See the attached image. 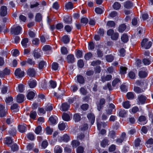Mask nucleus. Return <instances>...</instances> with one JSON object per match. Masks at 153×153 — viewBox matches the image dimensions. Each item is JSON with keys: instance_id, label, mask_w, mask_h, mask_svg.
Wrapping results in <instances>:
<instances>
[{"instance_id": "f8f14e48", "label": "nucleus", "mask_w": 153, "mask_h": 153, "mask_svg": "<svg viewBox=\"0 0 153 153\" xmlns=\"http://www.w3.org/2000/svg\"><path fill=\"white\" fill-rule=\"evenodd\" d=\"M28 84L30 88H33L36 85V81L34 80L30 79L28 81Z\"/></svg>"}, {"instance_id": "79ce46f5", "label": "nucleus", "mask_w": 153, "mask_h": 153, "mask_svg": "<svg viewBox=\"0 0 153 153\" xmlns=\"http://www.w3.org/2000/svg\"><path fill=\"white\" fill-rule=\"evenodd\" d=\"M46 133L49 135L51 134L53 131L52 128H51L49 126L45 128Z\"/></svg>"}, {"instance_id": "3c124183", "label": "nucleus", "mask_w": 153, "mask_h": 153, "mask_svg": "<svg viewBox=\"0 0 153 153\" xmlns=\"http://www.w3.org/2000/svg\"><path fill=\"white\" fill-rule=\"evenodd\" d=\"M106 59L108 62H111L113 61L114 58L113 56L109 55L106 56Z\"/></svg>"}, {"instance_id": "a211bd4d", "label": "nucleus", "mask_w": 153, "mask_h": 153, "mask_svg": "<svg viewBox=\"0 0 153 153\" xmlns=\"http://www.w3.org/2000/svg\"><path fill=\"white\" fill-rule=\"evenodd\" d=\"M132 6L133 4L131 1H128L124 3V7L126 8L129 9Z\"/></svg>"}, {"instance_id": "2eb2a0df", "label": "nucleus", "mask_w": 153, "mask_h": 153, "mask_svg": "<svg viewBox=\"0 0 153 153\" xmlns=\"http://www.w3.org/2000/svg\"><path fill=\"white\" fill-rule=\"evenodd\" d=\"M87 117L90 121H91V124H94V121L95 117L93 114L89 113L87 115Z\"/></svg>"}, {"instance_id": "e2e57ef3", "label": "nucleus", "mask_w": 153, "mask_h": 153, "mask_svg": "<svg viewBox=\"0 0 153 153\" xmlns=\"http://www.w3.org/2000/svg\"><path fill=\"white\" fill-rule=\"evenodd\" d=\"M58 67V64L57 63L54 62L52 64V68L54 70H57Z\"/></svg>"}, {"instance_id": "393cba45", "label": "nucleus", "mask_w": 153, "mask_h": 153, "mask_svg": "<svg viewBox=\"0 0 153 153\" xmlns=\"http://www.w3.org/2000/svg\"><path fill=\"white\" fill-rule=\"evenodd\" d=\"M77 80L79 83L83 84L84 82L85 79L82 76L79 75L77 76Z\"/></svg>"}, {"instance_id": "4468645a", "label": "nucleus", "mask_w": 153, "mask_h": 153, "mask_svg": "<svg viewBox=\"0 0 153 153\" xmlns=\"http://www.w3.org/2000/svg\"><path fill=\"white\" fill-rule=\"evenodd\" d=\"M148 75L147 72L145 71H139L138 75L141 78H143L147 76Z\"/></svg>"}, {"instance_id": "c85d7f7f", "label": "nucleus", "mask_w": 153, "mask_h": 153, "mask_svg": "<svg viewBox=\"0 0 153 153\" xmlns=\"http://www.w3.org/2000/svg\"><path fill=\"white\" fill-rule=\"evenodd\" d=\"M13 142V140L10 137H7L5 140V143L7 145H10Z\"/></svg>"}, {"instance_id": "49530a36", "label": "nucleus", "mask_w": 153, "mask_h": 153, "mask_svg": "<svg viewBox=\"0 0 153 153\" xmlns=\"http://www.w3.org/2000/svg\"><path fill=\"white\" fill-rule=\"evenodd\" d=\"M127 68L126 67L121 66L120 68V72L121 74H124L126 73Z\"/></svg>"}, {"instance_id": "f3484780", "label": "nucleus", "mask_w": 153, "mask_h": 153, "mask_svg": "<svg viewBox=\"0 0 153 153\" xmlns=\"http://www.w3.org/2000/svg\"><path fill=\"white\" fill-rule=\"evenodd\" d=\"M111 75L109 74L108 75L105 76H102L101 77L102 80L103 82H105L107 81L110 80L111 79Z\"/></svg>"}, {"instance_id": "9b49d317", "label": "nucleus", "mask_w": 153, "mask_h": 153, "mask_svg": "<svg viewBox=\"0 0 153 153\" xmlns=\"http://www.w3.org/2000/svg\"><path fill=\"white\" fill-rule=\"evenodd\" d=\"M27 74L30 77H33L36 74V71L34 69L30 68L27 71Z\"/></svg>"}, {"instance_id": "bf43d9fd", "label": "nucleus", "mask_w": 153, "mask_h": 153, "mask_svg": "<svg viewBox=\"0 0 153 153\" xmlns=\"http://www.w3.org/2000/svg\"><path fill=\"white\" fill-rule=\"evenodd\" d=\"M53 109V107L50 104H48L45 108V109L47 111H51Z\"/></svg>"}, {"instance_id": "a878e982", "label": "nucleus", "mask_w": 153, "mask_h": 153, "mask_svg": "<svg viewBox=\"0 0 153 153\" xmlns=\"http://www.w3.org/2000/svg\"><path fill=\"white\" fill-rule=\"evenodd\" d=\"M62 117L63 119L65 121H68L70 120V117L67 113H63L62 116Z\"/></svg>"}, {"instance_id": "338daca9", "label": "nucleus", "mask_w": 153, "mask_h": 153, "mask_svg": "<svg viewBox=\"0 0 153 153\" xmlns=\"http://www.w3.org/2000/svg\"><path fill=\"white\" fill-rule=\"evenodd\" d=\"M52 8L56 10H58L59 8V5L57 2H55L53 3Z\"/></svg>"}, {"instance_id": "39448f33", "label": "nucleus", "mask_w": 153, "mask_h": 153, "mask_svg": "<svg viewBox=\"0 0 153 153\" xmlns=\"http://www.w3.org/2000/svg\"><path fill=\"white\" fill-rule=\"evenodd\" d=\"M7 9L6 7L4 6H2L0 10V15L3 16H5L7 13Z\"/></svg>"}, {"instance_id": "9d476101", "label": "nucleus", "mask_w": 153, "mask_h": 153, "mask_svg": "<svg viewBox=\"0 0 153 153\" xmlns=\"http://www.w3.org/2000/svg\"><path fill=\"white\" fill-rule=\"evenodd\" d=\"M70 107V105L67 103H64L62 104L60 110L63 111H67Z\"/></svg>"}, {"instance_id": "7ed1b4c3", "label": "nucleus", "mask_w": 153, "mask_h": 153, "mask_svg": "<svg viewBox=\"0 0 153 153\" xmlns=\"http://www.w3.org/2000/svg\"><path fill=\"white\" fill-rule=\"evenodd\" d=\"M7 110L4 105L0 104V117H3L6 115Z\"/></svg>"}, {"instance_id": "6e6d98bb", "label": "nucleus", "mask_w": 153, "mask_h": 153, "mask_svg": "<svg viewBox=\"0 0 153 153\" xmlns=\"http://www.w3.org/2000/svg\"><path fill=\"white\" fill-rule=\"evenodd\" d=\"M27 63L30 65H34L35 64V62L30 58H28L27 60Z\"/></svg>"}, {"instance_id": "0e129e2a", "label": "nucleus", "mask_w": 153, "mask_h": 153, "mask_svg": "<svg viewBox=\"0 0 153 153\" xmlns=\"http://www.w3.org/2000/svg\"><path fill=\"white\" fill-rule=\"evenodd\" d=\"M152 43L151 42H147L145 44L143 48L146 49H149L151 46Z\"/></svg>"}, {"instance_id": "37998d69", "label": "nucleus", "mask_w": 153, "mask_h": 153, "mask_svg": "<svg viewBox=\"0 0 153 153\" xmlns=\"http://www.w3.org/2000/svg\"><path fill=\"white\" fill-rule=\"evenodd\" d=\"M146 120V117L144 116H140L138 119V120L140 122H143V124L146 123V122H145Z\"/></svg>"}, {"instance_id": "412c9836", "label": "nucleus", "mask_w": 153, "mask_h": 153, "mask_svg": "<svg viewBox=\"0 0 153 153\" xmlns=\"http://www.w3.org/2000/svg\"><path fill=\"white\" fill-rule=\"evenodd\" d=\"M64 20L65 23L67 24H70L72 22V19L71 16H66L64 17Z\"/></svg>"}, {"instance_id": "c756f323", "label": "nucleus", "mask_w": 153, "mask_h": 153, "mask_svg": "<svg viewBox=\"0 0 153 153\" xmlns=\"http://www.w3.org/2000/svg\"><path fill=\"white\" fill-rule=\"evenodd\" d=\"M57 119L56 117H54L51 116L49 118V120L52 124H55L56 123Z\"/></svg>"}, {"instance_id": "e433bc0d", "label": "nucleus", "mask_w": 153, "mask_h": 153, "mask_svg": "<svg viewBox=\"0 0 153 153\" xmlns=\"http://www.w3.org/2000/svg\"><path fill=\"white\" fill-rule=\"evenodd\" d=\"M127 111H126L125 110H121L119 113V115L120 117H124L127 114Z\"/></svg>"}, {"instance_id": "6e6552de", "label": "nucleus", "mask_w": 153, "mask_h": 153, "mask_svg": "<svg viewBox=\"0 0 153 153\" xmlns=\"http://www.w3.org/2000/svg\"><path fill=\"white\" fill-rule=\"evenodd\" d=\"M67 62L68 63H72L74 61V57L73 55L70 54L68 55L67 57Z\"/></svg>"}, {"instance_id": "a19ab883", "label": "nucleus", "mask_w": 153, "mask_h": 153, "mask_svg": "<svg viewBox=\"0 0 153 153\" xmlns=\"http://www.w3.org/2000/svg\"><path fill=\"white\" fill-rule=\"evenodd\" d=\"M66 123H60L58 126L59 130H64L66 126Z\"/></svg>"}, {"instance_id": "69168bd1", "label": "nucleus", "mask_w": 153, "mask_h": 153, "mask_svg": "<svg viewBox=\"0 0 153 153\" xmlns=\"http://www.w3.org/2000/svg\"><path fill=\"white\" fill-rule=\"evenodd\" d=\"M77 64L78 66L80 68H82L84 65L83 61L82 59L79 60L78 61Z\"/></svg>"}, {"instance_id": "aec40b11", "label": "nucleus", "mask_w": 153, "mask_h": 153, "mask_svg": "<svg viewBox=\"0 0 153 153\" xmlns=\"http://www.w3.org/2000/svg\"><path fill=\"white\" fill-rule=\"evenodd\" d=\"M35 20L36 22H40L42 21V16L41 14L40 13H38L36 14L35 16Z\"/></svg>"}, {"instance_id": "a18cd8bd", "label": "nucleus", "mask_w": 153, "mask_h": 153, "mask_svg": "<svg viewBox=\"0 0 153 153\" xmlns=\"http://www.w3.org/2000/svg\"><path fill=\"white\" fill-rule=\"evenodd\" d=\"M109 135L110 137L114 139L116 137V133L114 131H110L109 133Z\"/></svg>"}, {"instance_id": "5701e85b", "label": "nucleus", "mask_w": 153, "mask_h": 153, "mask_svg": "<svg viewBox=\"0 0 153 153\" xmlns=\"http://www.w3.org/2000/svg\"><path fill=\"white\" fill-rule=\"evenodd\" d=\"M122 105L123 107L126 109L129 108L131 106V104H130V102L128 101L123 102Z\"/></svg>"}, {"instance_id": "6ab92c4d", "label": "nucleus", "mask_w": 153, "mask_h": 153, "mask_svg": "<svg viewBox=\"0 0 153 153\" xmlns=\"http://www.w3.org/2000/svg\"><path fill=\"white\" fill-rule=\"evenodd\" d=\"M134 91L137 93L140 94L143 92L144 91L140 87L137 86H134Z\"/></svg>"}, {"instance_id": "4c0bfd02", "label": "nucleus", "mask_w": 153, "mask_h": 153, "mask_svg": "<svg viewBox=\"0 0 153 153\" xmlns=\"http://www.w3.org/2000/svg\"><path fill=\"white\" fill-rule=\"evenodd\" d=\"M136 84L140 86H143V85H145L146 86V88L147 86V83H146L144 81L141 82L140 81L137 80L136 82Z\"/></svg>"}, {"instance_id": "8fccbe9b", "label": "nucleus", "mask_w": 153, "mask_h": 153, "mask_svg": "<svg viewBox=\"0 0 153 153\" xmlns=\"http://www.w3.org/2000/svg\"><path fill=\"white\" fill-rule=\"evenodd\" d=\"M16 129L14 128H12L10 130L8 131L9 134L11 135L14 136L15 135L16 132Z\"/></svg>"}, {"instance_id": "5fc2aeb1", "label": "nucleus", "mask_w": 153, "mask_h": 153, "mask_svg": "<svg viewBox=\"0 0 153 153\" xmlns=\"http://www.w3.org/2000/svg\"><path fill=\"white\" fill-rule=\"evenodd\" d=\"M61 51L62 53L63 54H66L68 53V51L67 48L65 47L61 48Z\"/></svg>"}, {"instance_id": "72a5a7b5", "label": "nucleus", "mask_w": 153, "mask_h": 153, "mask_svg": "<svg viewBox=\"0 0 153 153\" xmlns=\"http://www.w3.org/2000/svg\"><path fill=\"white\" fill-rule=\"evenodd\" d=\"M61 138L62 140L65 142H68L70 140V138L69 135L67 134H65L62 137H61Z\"/></svg>"}, {"instance_id": "09e8293b", "label": "nucleus", "mask_w": 153, "mask_h": 153, "mask_svg": "<svg viewBox=\"0 0 153 153\" xmlns=\"http://www.w3.org/2000/svg\"><path fill=\"white\" fill-rule=\"evenodd\" d=\"M126 96L128 99H132L134 97V94L132 92L128 93L127 94Z\"/></svg>"}, {"instance_id": "4d7b16f0", "label": "nucleus", "mask_w": 153, "mask_h": 153, "mask_svg": "<svg viewBox=\"0 0 153 153\" xmlns=\"http://www.w3.org/2000/svg\"><path fill=\"white\" fill-rule=\"evenodd\" d=\"M92 56V54L91 53L89 52L85 54L84 57L86 60H88Z\"/></svg>"}, {"instance_id": "13d9d810", "label": "nucleus", "mask_w": 153, "mask_h": 153, "mask_svg": "<svg viewBox=\"0 0 153 153\" xmlns=\"http://www.w3.org/2000/svg\"><path fill=\"white\" fill-rule=\"evenodd\" d=\"M36 111H31L30 115V118L33 119H35L36 117Z\"/></svg>"}, {"instance_id": "603ef678", "label": "nucleus", "mask_w": 153, "mask_h": 153, "mask_svg": "<svg viewBox=\"0 0 153 153\" xmlns=\"http://www.w3.org/2000/svg\"><path fill=\"white\" fill-rule=\"evenodd\" d=\"M84 148L82 146H79L77 149V153H83L84 152Z\"/></svg>"}, {"instance_id": "f704fd0d", "label": "nucleus", "mask_w": 153, "mask_h": 153, "mask_svg": "<svg viewBox=\"0 0 153 153\" xmlns=\"http://www.w3.org/2000/svg\"><path fill=\"white\" fill-rule=\"evenodd\" d=\"M121 6V4L120 3L118 2H115L114 3L113 5V7L114 9L118 10L120 9Z\"/></svg>"}, {"instance_id": "423d86ee", "label": "nucleus", "mask_w": 153, "mask_h": 153, "mask_svg": "<svg viewBox=\"0 0 153 153\" xmlns=\"http://www.w3.org/2000/svg\"><path fill=\"white\" fill-rule=\"evenodd\" d=\"M98 48L97 49V54L98 57H102L103 55V51L102 50V48H103V46L101 45H99L98 46Z\"/></svg>"}, {"instance_id": "774afa93", "label": "nucleus", "mask_w": 153, "mask_h": 153, "mask_svg": "<svg viewBox=\"0 0 153 153\" xmlns=\"http://www.w3.org/2000/svg\"><path fill=\"white\" fill-rule=\"evenodd\" d=\"M80 93L83 95H85L87 94V90L84 88L82 87L80 89Z\"/></svg>"}, {"instance_id": "dca6fc26", "label": "nucleus", "mask_w": 153, "mask_h": 153, "mask_svg": "<svg viewBox=\"0 0 153 153\" xmlns=\"http://www.w3.org/2000/svg\"><path fill=\"white\" fill-rule=\"evenodd\" d=\"M35 94V91L34 92L33 91H30L27 94V99L31 100L33 99Z\"/></svg>"}, {"instance_id": "20e7f679", "label": "nucleus", "mask_w": 153, "mask_h": 153, "mask_svg": "<svg viewBox=\"0 0 153 153\" xmlns=\"http://www.w3.org/2000/svg\"><path fill=\"white\" fill-rule=\"evenodd\" d=\"M15 74L16 76L21 78L24 76V72L22 71L19 68H18L16 70Z\"/></svg>"}, {"instance_id": "b1692460", "label": "nucleus", "mask_w": 153, "mask_h": 153, "mask_svg": "<svg viewBox=\"0 0 153 153\" xmlns=\"http://www.w3.org/2000/svg\"><path fill=\"white\" fill-rule=\"evenodd\" d=\"M71 145L73 148H76L80 145L79 142L77 140H73L71 142Z\"/></svg>"}, {"instance_id": "864d4df0", "label": "nucleus", "mask_w": 153, "mask_h": 153, "mask_svg": "<svg viewBox=\"0 0 153 153\" xmlns=\"http://www.w3.org/2000/svg\"><path fill=\"white\" fill-rule=\"evenodd\" d=\"M42 128L41 126H38L35 129V132L37 134H39L41 131Z\"/></svg>"}, {"instance_id": "c9c22d12", "label": "nucleus", "mask_w": 153, "mask_h": 153, "mask_svg": "<svg viewBox=\"0 0 153 153\" xmlns=\"http://www.w3.org/2000/svg\"><path fill=\"white\" fill-rule=\"evenodd\" d=\"M74 119L75 122H78L81 119V117L78 114H75L74 115Z\"/></svg>"}, {"instance_id": "58836bf2", "label": "nucleus", "mask_w": 153, "mask_h": 153, "mask_svg": "<svg viewBox=\"0 0 153 153\" xmlns=\"http://www.w3.org/2000/svg\"><path fill=\"white\" fill-rule=\"evenodd\" d=\"M46 65V63L44 61H41L38 64V68L40 69H43L45 66Z\"/></svg>"}, {"instance_id": "c03bdc74", "label": "nucleus", "mask_w": 153, "mask_h": 153, "mask_svg": "<svg viewBox=\"0 0 153 153\" xmlns=\"http://www.w3.org/2000/svg\"><path fill=\"white\" fill-rule=\"evenodd\" d=\"M108 141L106 139H104L101 143V146L103 148H105L108 143Z\"/></svg>"}, {"instance_id": "f03ea898", "label": "nucleus", "mask_w": 153, "mask_h": 153, "mask_svg": "<svg viewBox=\"0 0 153 153\" xmlns=\"http://www.w3.org/2000/svg\"><path fill=\"white\" fill-rule=\"evenodd\" d=\"M137 102L138 104H143L145 103L146 100V97L142 95H140L138 96Z\"/></svg>"}, {"instance_id": "680f3d73", "label": "nucleus", "mask_w": 153, "mask_h": 153, "mask_svg": "<svg viewBox=\"0 0 153 153\" xmlns=\"http://www.w3.org/2000/svg\"><path fill=\"white\" fill-rule=\"evenodd\" d=\"M88 19L86 18H82L80 20V22L85 25L88 22Z\"/></svg>"}, {"instance_id": "de8ad7c7", "label": "nucleus", "mask_w": 153, "mask_h": 153, "mask_svg": "<svg viewBox=\"0 0 153 153\" xmlns=\"http://www.w3.org/2000/svg\"><path fill=\"white\" fill-rule=\"evenodd\" d=\"M119 36V34L117 33H114L111 36V38L113 40H116Z\"/></svg>"}, {"instance_id": "4be33fe9", "label": "nucleus", "mask_w": 153, "mask_h": 153, "mask_svg": "<svg viewBox=\"0 0 153 153\" xmlns=\"http://www.w3.org/2000/svg\"><path fill=\"white\" fill-rule=\"evenodd\" d=\"M55 153H61L62 152V149L59 146H55L54 149Z\"/></svg>"}, {"instance_id": "052dcab7", "label": "nucleus", "mask_w": 153, "mask_h": 153, "mask_svg": "<svg viewBox=\"0 0 153 153\" xmlns=\"http://www.w3.org/2000/svg\"><path fill=\"white\" fill-rule=\"evenodd\" d=\"M115 25V23L113 21H108L107 24V25L109 27H114Z\"/></svg>"}, {"instance_id": "1a4fd4ad", "label": "nucleus", "mask_w": 153, "mask_h": 153, "mask_svg": "<svg viewBox=\"0 0 153 153\" xmlns=\"http://www.w3.org/2000/svg\"><path fill=\"white\" fill-rule=\"evenodd\" d=\"M25 96L23 94H19L16 97V101L19 103H21L24 101Z\"/></svg>"}, {"instance_id": "f257e3e1", "label": "nucleus", "mask_w": 153, "mask_h": 153, "mask_svg": "<svg viewBox=\"0 0 153 153\" xmlns=\"http://www.w3.org/2000/svg\"><path fill=\"white\" fill-rule=\"evenodd\" d=\"M22 28L20 26H13L11 29L10 32L12 34L17 35L20 33Z\"/></svg>"}, {"instance_id": "7c9ffc66", "label": "nucleus", "mask_w": 153, "mask_h": 153, "mask_svg": "<svg viewBox=\"0 0 153 153\" xmlns=\"http://www.w3.org/2000/svg\"><path fill=\"white\" fill-rule=\"evenodd\" d=\"M141 142V140L139 138H137L136 139L134 142V146L136 147H138L139 146H140L141 144L140 143Z\"/></svg>"}, {"instance_id": "ea45409f", "label": "nucleus", "mask_w": 153, "mask_h": 153, "mask_svg": "<svg viewBox=\"0 0 153 153\" xmlns=\"http://www.w3.org/2000/svg\"><path fill=\"white\" fill-rule=\"evenodd\" d=\"M146 146L148 147H150L153 144V139L151 138L149 139L146 142Z\"/></svg>"}, {"instance_id": "473e14b6", "label": "nucleus", "mask_w": 153, "mask_h": 153, "mask_svg": "<svg viewBox=\"0 0 153 153\" xmlns=\"http://www.w3.org/2000/svg\"><path fill=\"white\" fill-rule=\"evenodd\" d=\"M126 28V27L125 24H121L119 27L118 30L119 32L122 33L125 30Z\"/></svg>"}, {"instance_id": "0eeeda50", "label": "nucleus", "mask_w": 153, "mask_h": 153, "mask_svg": "<svg viewBox=\"0 0 153 153\" xmlns=\"http://www.w3.org/2000/svg\"><path fill=\"white\" fill-rule=\"evenodd\" d=\"M40 51H41L38 48L37 49H35L33 51V54L35 58L38 59L41 56L40 53H39Z\"/></svg>"}, {"instance_id": "ddd939ff", "label": "nucleus", "mask_w": 153, "mask_h": 153, "mask_svg": "<svg viewBox=\"0 0 153 153\" xmlns=\"http://www.w3.org/2000/svg\"><path fill=\"white\" fill-rule=\"evenodd\" d=\"M26 125L25 124L19 125L18 126L19 131L21 133H23L25 132L26 129Z\"/></svg>"}, {"instance_id": "2f4dec72", "label": "nucleus", "mask_w": 153, "mask_h": 153, "mask_svg": "<svg viewBox=\"0 0 153 153\" xmlns=\"http://www.w3.org/2000/svg\"><path fill=\"white\" fill-rule=\"evenodd\" d=\"M28 42V39L27 38H25L23 39L21 42L23 46L25 48L27 47V43Z\"/></svg>"}, {"instance_id": "bb28decb", "label": "nucleus", "mask_w": 153, "mask_h": 153, "mask_svg": "<svg viewBox=\"0 0 153 153\" xmlns=\"http://www.w3.org/2000/svg\"><path fill=\"white\" fill-rule=\"evenodd\" d=\"M69 41L70 39L67 35H65L62 38V41L65 44H67Z\"/></svg>"}, {"instance_id": "cd10ccee", "label": "nucleus", "mask_w": 153, "mask_h": 153, "mask_svg": "<svg viewBox=\"0 0 153 153\" xmlns=\"http://www.w3.org/2000/svg\"><path fill=\"white\" fill-rule=\"evenodd\" d=\"M121 39L123 42H126L128 40V36L126 34H123L121 37Z\"/></svg>"}]
</instances>
